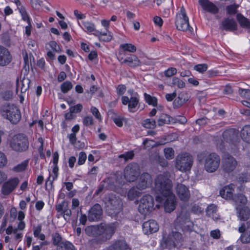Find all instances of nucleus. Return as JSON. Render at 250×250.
Listing matches in <instances>:
<instances>
[{"instance_id":"nucleus-1","label":"nucleus","mask_w":250,"mask_h":250,"mask_svg":"<svg viewBox=\"0 0 250 250\" xmlns=\"http://www.w3.org/2000/svg\"><path fill=\"white\" fill-rule=\"evenodd\" d=\"M171 181L162 175H159L155 180V190L158 194L156 201L160 204L163 203L165 210L171 212L175 208L176 197L171 191Z\"/></svg>"},{"instance_id":"nucleus-2","label":"nucleus","mask_w":250,"mask_h":250,"mask_svg":"<svg viewBox=\"0 0 250 250\" xmlns=\"http://www.w3.org/2000/svg\"><path fill=\"white\" fill-rule=\"evenodd\" d=\"M190 223L189 220H174L173 225L175 230L172 229L167 237L163 236L161 241V247L163 250H178V247L182 245L183 239L182 234L177 230L189 228L190 225L186 226L183 225V223Z\"/></svg>"},{"instance_id":"nucleus-3","label":"nucleus","mask_w":250,"mask_h":250,"mask_svg":"<svg viewBox=\"0 0 250 250\" xmlns=\"http://www.w3.org/2000/svg\"><path fill=\"white\" fill-rule=\"evenodd\" d=\"M119 225L117 221L108 224L101 223L99 225L87 226L85 231L89 236H100V241L105 242L111 238Z\"/></svg>"},{"instance_id":"nucleus-4","label":"nucleus","mask_w":250,"mask_h":250,"mask_svg":"<svg viewBox=\"0 0 250 250\" xmlns=\"http://www.w3.org/2000/svg\"><path fill=\"white\" fill-rule=\"evenodd\" d=\"M198 160L203 163L205 169L208 172H213L219 167L220 163V156L215 153L203 152L197 155Z\"/></svg>"},{"instance_id":"nucleus-5","label":"nucleus","mask_w":250,"mask_h":250,"mask_svg":"<svg viewBox=\"0 0 250 250\" xmlns=\"http://www.w3.org/2000/svg\"><path fill=\"white\" fill-rule=\"evenodd\" d=\"M104 202L106 205V212L108 215L111 218L117 217L123 206L121 198L115 194L110 193L105 196Z\"/></svg>"},{"instance_id":"nucleus-6","label":"nucleus","mask_w":250,"mask_h":250,"mask_svg":"<svg viewBox=\"0 0 250 250\" xmlns=\"http://www.w3.org/2000/svg\"><path fill=\"white\" fill-rule=\"evenodd\" d=\"M11 149L18 152L26 151L29 147V142L27 137L23 134L14 135L9 142Z\"/></svg>"},{"instance_id":"nucleus-7","label":"nucleus","mask_w":250,"mask_h":250,"mask_svg":"<svg viewBox=\"0 0 250 250\" xmlns=\"http://www.w3.org/2000/svg\"><path fill=\"white\" fill-rule=\"evenodd\" d=\"M2 115L12 124H17L21 119L20 109L13 104L4 105L2 108Z\"/></svg>"},{"instance_id":"nucleus-8","label":"nucleus","mask_w":250,"mask_h":250,"mask_svg":"<svg viewBox=\"0 0 250 250\" xmlns=\"http://www.w3.org/2000/svg\"><path fill=\"white\" fill-rule=\"evenodd\" d=\"M192 164V157L188 153H182L177 156L176 158L175 167L181 171L190 170Z\"/></svg>"},{"instance_id":"nucleus-9","label":"nucleus","mask_w":250,"mask_h":250,"mask_svg":"<svg viewBox=\"0 0 250 250\" xmlns=\"http://www.w3.org/2000/svg\"><path fill=\"white\" fill-rule=\"evenodd\" d=\"M153 207L154 199L153 197L149 194H146L140 199L138 211L145 217L147 213L152 210Z\"/></svg>"},{"instance_id":"nucleus-10","label":"nucleus","mask_w":250,"mask_h":250,"mask_svg":"<svg viewBox=\"0 0 250 250\" xmlns=\"http://www.w3.org/2000/svg\"><path fill=\"white\" fill-rule=\"evenodd\" d=\"M140 168L136 163H130L127 165L124 170V177L128 182L135 181L140 174Z\"/></svg>"},{"instance_id":"nucleus-11","label":"nucleus","mask_w":250,"mask_h":250,"mask_svg":"<svg viewBox=\"0 0 250 250\" xmlns=\"http://www.w3.org/2000/svg\"><path fill=\"white\" fill-rule=\"evenodd\" d=\"M243 220L244 222L238 229L239 231L242 233L240 239L243 243H248L250 242V220Z\"/></svg>"},{"instance_id":"nucleus-12","label":"nucleus","mask_w":250,"mask_h":250,"mask_svg":"<svg viewBox=\"0 0 250 250\" xmlns=\"http://www.w3.org/2000/svg\"><path fill=\"white\" fill-rule=\"evenodd\" d=\"M20 180L17 177L10 179L4 182L1 187L2 194L4 195L10 194L16 188Z\"/></svg>"},{"instance_id":"nucleus-13","label":"nucleus","mask_w":250,"mask_h":250,"mask_svg":"<svg viewBox=\"0 0 250 250\" xmlns=\"http://www.w3.org/2000/svg\"><path fill=\"white\" fill-rule=\"evenodd\" d=\"M121 101L123 104L128 105V109L130 112H134L135 109L139 105V97L129 98L123 96L121 98Z\"/></svg>"},{"instance_id":"nucleus-14","label":"nucleus","mask_w":250,"mask_h":250,"mask_svg":"<svg viewBox=\"0 0 250 250\" xmlns=\"http://www.w3.org/2000/svg\"><path fill=\"white\" fill-rule=\"evenodd\" d=\"M237 165V161L231 155H226L223 161V169L227 172L233 171Z\"/></svg>"},{"instance_id":"nucleus-15","label":"nucleus","mask_w":250,"mask_h":250,"mask_svg":"<svg viewBox=\"0 0 250 250\" xmlns=\"http://www.w3.org/2000/svg\"><path fill=\"white\" fill-rule=\"evenodd\" d=\"M175 25L177 29L182 31L188 30L191 31L192 28L189 26L188 18H183L181 15H176Z\"/></svg>"},{"instance_id":"nucleus-16","label":"nucleus","mask_w":250,"mask_h":250,"mask_svg":"<svg viewBox=\"0 0 250 250\" xmlns=\"http://www.w3.org/2000/svg\"><path fill=\"white\" fill-rule=\"evenodd\" d=\"M158 229L159 225L155 220H148L143 224V230L146 234L156 232Z\"/></svg>"},{"instance_id":"nucleus-17","label":"nucleus","mask_w":250,"mask_h":250,"mask_svg":"<svg viewBox=\"0 0 250 250\" xmlns=\"http://www.w3.org/2000/svg\"><path fill=\"white\" fill-rule=\"evenodd\" d=\"M12 59L8 50L5 47L0 45V66L8 65L11 62Z\"/></svg>"},{"instance_id":"nucleus-18","label":"nucleus","mask_w":250,"mask_h":250,"mask_svg":"<svg viewBox=\"0 0 250 250\" xmlns=\"http://www.w3.org/2000/svg\"><path fill=\"white\" fill-rule=\"evenodd\" d=\"M224 140L228 143L235 144L238 139V133L234 128H230L224 131L223 133Z\"/></svg>"},{"instance_id":"nucleus-19","label":"nucleus","mask_w":250,"mask_h":250,"mask_svg":"<svg viewBox=\"0 0 250 250\" xmlns=\"http://www.w3.org/2000/svg\"><path fill=\"white\" fill-rule=\"evenodd\" d=\"M199 3L204 10L212 14H216L219 12V8L213 2L209 0H199Z\"/></svg>"},{"instance_id":"nucleus-20","label":"nucleus","mask_w":250,"mask_h":250,"mask_svg":"<svg viewBox=\"0 0 250 250\" xmlns=\"http://www.w3.org/2000/svg\"><path fill=\"white\" fill-rule=\"evenodd\" d=\"M176 193L179 198L184 201L188 200L190 197L189 190L188 187L182 184H178L176 188Z\"/></svg>"},{"instance_id":"nucleus-21","label":"nucleus","mask_w":250,"mask_h":250,"mask_svg":"<svg viewBox=\"0 0 250 250\" xmlns=\"http://www.w3.org/2000/svg\"><path fill=\"white\" fill-rule=\"evenodd\" d=\"M103 215V208L98 203L94 204L88 211V219H101Z\"/></svg>"},{"instance_id":"nucleus-22","label":"nucleus","mask_w":250,"mask_h":250,"mask_svg":"<svg viewBox=\"0 0 250 250\" xmlns=\"http://www.w3.org/2000/svg\"><path fill=\"white\" fill-rule=\"evenodd\" d=\"M151 183L152 179L150 175L148 173H144L140 177L138 187L140 190L143 189L150 186Z\"/></svg>"},{"instance_id":"nucleus-23","label":"nucleus","mask_w":250,"mask_h":250,"mask_svg":"<svg viewBox=\"0 0 250 250\" xmlns=\"http://www.w3.org/2000/svg\"><path fill=\"white\" fill-rule=\"evenodd\" d=\"M237 23L234 20L226 18L222 21L220 29L222 30L233 31L237 30Z\"/></svg>"},{"instance_id":"nucleus-24","label":"nucleus","mask_w":250,"mask_h":250,"mask_svg":"<svg viewBox=\"0 0 250 250\" xmlns=\"http://www.w3.org/2000/svg\"><path fill=\"white\" fill-rule=\"evenodd\" d=\"M234 185L230 184L228 186H225L220 190V196L226 199H232L233 195V191H234Z\"/></svg>"},{"instance_id":"nucleus-25","label":"nucleus","mask_w":250,"mask_h":250,"mask_svg":"<svg viewBox=\"0 0 250 250\" xmlns=\"http://www.w3.org/2000/svg\"><path fill=\"white\" fill-rule=\"evenodd\" d=\"M121 64L126 63L128 66L131 67H135L140 65L141 62L138 58L134 55H131L127 57L121 62Z\"/></svg>"},{"instance_id":"nucleus-26","label":"nucleus","mask_w":250,"mask_h":250,"mask_svg":"<svg viewBox=\"0 0 250 250\" xmlns=\"http://www.w3.org/2000/svg\"><path fill=\"white\" fill-rule=\"evenodd\" d=\"M128 246L125 241L119 240L106 249V250H126Z\"/></svg>"},{"instance_id":"nucleus-27","label":"nucleus","mask_w":250,"mask_h":250,"mask_svg":"<svg viewBox=\"0 0 250 250\" xmlns=\"http://www.w3.org/2000/svg\"><path fill=\"white\" fill-rule=\"evenodd\" d=\"M237 216L240 219H249L250 209L247 207H238L236 208Z\"/></svg>"},{"instance_id":"nucleus-28","label":"nucleus","mask_w":250,"mask_h":250,"mask_svg":"<svg viewBox=\"0 0 250 250\" xmlns=\"http://www.w3.org/2000/svg\"><path fill=\"white\" fill-rule=\"evenodd\" d=\"M185 93H180L178 97L176 98L173 103V107L174 108H178L181 107L184 103L187 102L188 99V97H184Z\"/></svg>"},{"instance_id":"nucleus-29","label":"nucleus","mask_w":250,"mask_h":250,"mask_svg":"<svg viewBox=\"0 0 250 250\" xmlns=\"http://www.w3.org/2000/svg\"><path fill=\"white\" fill-rule=\"evenodd\" d=\"M217 206L214 204L208 206L206 213L208 217L212 219H219V215L217 214Z\"/></svg>"},{"instance_id":"nucleus-30","label":"nucleus","mask_w":250,"mask_h":250,"mask_svg":"<svg viewBox=\"0 0 250 250\" xmlns=\"http://www.w3.org/2000/svg\"><path fill=\"white\" fill-rule=\"evenodd\" d=\"M240 135L244 141L250 144V125H245L241 131Z\"/></svg>"},{"instance_id":"nucleus-31","label":"nucleus","mask_w":250,"mask_h":250,"mask_svg":"<svg viewBox=\"0 0 250 250\" xmlns=\"http://www.w3.org/2000/svg\"><path fill=\"white\" fill-rule=\"evenodd\" d=\"M236 18L241 26L243 28L250 29V22L248 19L240 13L237 14Z\"/></svg>"},{"instance_id":"nucleus-32","label":"nucleus","mask_w":250,"mask_h":250,"mask_svg":"<svg viewBox=\"0 0 250 250\" xmlns=\"http://www.w3.org/2000/svg\"><path fill=\"white\" fill-rule=\"evenodd\" d=\"M138 187H132L128 191L127 197L129 200L132 201L141 194Z\"/></svg>"},{"instance_id":"nucleus-33","label":"nucleus","mask_w":250,"mask_h":250,"mask_svg":"<svg viewBox=\"0 0 250 250\" xmlns=\"http://www.w3.org/2000/svg\"><path fill=\"white\" fill-rule=\"evenodd\" d=\"M77 250L73 244L69 241L62 242L57 247V250Z\"/></svg>"},{"instance_id":"nucleus-34","label":"nucleus","mask_w":250,"mask_h":250,"mask_svg":"<svg viewBox=\"0 0 250 250\" xmlns=\"http://www.w3.org/2000/svg\"><path fill=\"white\" fill-rule=\"evenodd\" d=\"M171 117L166 114H162L157 120L158 125L159 126H163L165 124H168L170 122Z\"/></svg>"},{"instance_id":"nucleus-35","label":"nucleus","mask_w":250,"mask_h":250,"mask_svg":"<svg viewBox=\"0 0 250 250\" xmlns=\"http://www.w3.org/2000/svg\"><path fill=\"white\" fill-rule=\"evenodd\" d=\"M232 199L237 204L245 205L247 202L246 197L242 194L235 195Z\"/></svg>"},{"instance_id":"nucleus-36","label":"nucleus","mask_w":250,"mask_h":250,"mask_svg":"<svg viewBox=\"0 0 250 250\" xmlns=\"http://www.w3.org/2000/svg\"><path fill=\"white\" fill-rule=\"evenodd\" d=\"M60 88L62 93H66L73 88V84L71 82L66 81L61 84Z\"/></svg>"},{"instance_id":"nucleus-37","label":"nucleus","mask_w":250,"mask_h":250,"mask_svg":"<svg viewBox=\"0 0 250 250\" xmlns=\"http://www.w3.org/2000/svg\"><path fill=\"white\" fill-rule=\"evenodd\" d=\"M58 170L59 168L58 166H54L53 169V172L54 174V176L53 177L52 180H50V174H49V177L47 179V180L45 182V189L46 190L47 189V183L49 182V184L50 185L51 188L53 186V182L54 180L56 179L58 176Z\"/></svg>"},{"instance_id":"nucleus-38","label":"nucleus","mask_w":250,"mask_h":250,"mask_svg":"<svg viewBox=\"0 0 250 250\" xmlns=\"http://www.w3.org/2000/svg\"><path fill=\"white\" fill-rule=\"evenodd\" d=\"M144 98L145 101L149 105L154 106H157V99L155 97H152L146 93H144Z\"/></svg>"},{"instance_id":"nucleus-39","label":"nucleus","mask_w":250,"mask_h":250,"mask_svg":"<svg viewBox=\"0 0 250 250\" xmlns=\"http://www.w3.org/2000/svg\"><path fill=\"white\" fill-rule=\"evenodd\" d=\"M143 125L146 128L153 129L156 126V122L153 119H146L143 121Z\"/></svg>"},{"instance_id":"nucleus-40","label":"nucleus","mask_w":250,"mask_h":250,"mask_svg":"<svg viewBox=\"0 0 250 250\" xmlns=\"http://www.w3.org/2000/svg\"><path fill=\"white\" fill-rule=\"evenodd\" d=\"M28 164V160H25L21 162V164L14 167L13 168V170L17 172L22 171L26 168Z\"/></svg>"},{"instance_id":"nucleus-41","label":"nucleus","mask_w":250,"mask_h":250,"mask_svg":"<svg viewBox=\"0 0 250 250\" xmlns=\"http://www.w3.org/2000/svg\"><path fill=\"white\" fill-rule=\"evenodd\" d=\"M82 24L83 26V29L87 32H92L95 30V25L93 23L86 21H83Z\"/></svg>"},{"instance_id":"nucleus-42","label":"nucleus","mask_w":250,"mask_h":250,"mask_svg":"<svg viewBox=\"0 0 250 250\" xmlns=\"http://www.w3.org/2000/svg\"><path fill=\"white\" fill-rule=\"evenodd\" d=\"M171 86H177L178 88H182L185 86V83L183 81L181 80L178 78L174 77L172 80Z\"/></svg>"},{"instance_id":"nucleus-43","label":"nucleus","mask_w":250,"mask_h":250,"mask_svg":"<svg viewBox=\"0 0 250 250\" xmlns=\"http://www.w3.org/2000/svg\"><path fill=\"white\" fill-rule=\"evenodd\" d=\"M120 47L125 51L129 52H135L136 51V47L135 45L131 43H125L121 44Z\"/></svg>"},{"instance_id":"nucleus-44","label":"nucleus","mask_w":250,"mask_h":250,"mask_svg":"<svg viewBox=\"0 0 250 250\" xmlns=\"http://www.w3.org/2000/svg\"><path fill=\"white\" fill-rule=\"evenodd\" d=\"M53 244L54 246H57V247H59V246L62 242H61L62 240V236L58 233H55L52 234V235Z\"/></svg>"},{"instance_id":"nucleus-45","label":"nucleus","mask_w":250,"mask_h":250,"mask_svg":"<svg viewBox=\"0 0 250 250\" xmlns=\"http://www.w3.org/2000/svg\"><path fill=\"white\" fill-rule=\"evenodd\" d=\"M165 156L167 159H172L174 156V151L171 147H167L164 149Z\"/></svg>"},{"instance_id":"nucleus-46","label":"nucleus","mask_w":250,"mask_h":250,"mask_svg":"<svg viewBox=\"0 0 250 250\" xmlns=\"http://www.w3.org/2000/svg\"><path fill=\"white\" fill-rule=\"evenodd\" d=\"M208 69V65L205 63L199 64L194 66V69L200 73L205 72Z\"/></svg>"},{"instance_id":"nucleus-47","label":"nucleus","mask_w":250,"mask_h":250,"mask_svg":"<svg viewBox=\"0 0 250 250\" xmlns=\"http://www.w3.org/2000/svg\"><path fill=\"white\" fill-rule=\"evenodd\" d=\"M20 12L21 14L22 19L24 21H26L28 24H30V18L24 8H21L20 10Z\"/></svg>"},{"instance_id":"nucleus-48","label":"nucleus","mask_w":250,"mask_h":250,"mask_svg":"<svg viewBox=\"0 0 250 250\" xmlns=\"http://www.w3.org/2000/svg\"><path fill=\"white\" fill-rule=\"evenodd\" d=\"M30 83V80L29 79H24L21 81L22 86L21 87V92H25L29 87V84Z\"/></svg>"},{"instance_id":"nucleus-49","label":"nucleus","mask_w":250,"mask_h":250,"mask_svg":"<svg viewBox=\"0 0 250 250\" xmlns=\"http://www.w3.org/2000/svg\"><path fill=\"white\" fill-rule=\"evenodd\" d=\"M83 109V105L80 104H77L74 106H71L69 108V110L71 113H80Z\"/></svg>"},{"instance_id":"nucleus-50","label":"nucleus","mask_w":250,"mask_h":250,"mask_svg":"<svg viewBox=\"0 0 250 250\" xmlns=\"http://www.w3.org/2000/svg\"><path fill=\"white\" fill-rule=\"evenodd\" d=\"M108 180V179H105L101 182L100 185L98 188V189L94 193L95 195H98L101 192H102L104 189L105 188L104 183L105 182H107Z\"/></svg>"},{"instance_id":"nucleus-51","label":"nucleus","mask_w":250,"mask_h":250,"mask_svg":"<svg viewBox=\"0 0 250 250\" xmlns=\"http://www.w3.org/2000/svg\"><path fill=\"white\" fill-rule=\"evenodd\" d=\"M112 36L110 34H107L106 33H102L100 37L99 40L103 42H108L112 40Z\"/></svg>"},{"instance_id":"nucleus-52","label":"nucleus","mask_w":250,"mask_h":250,"mask_svg":"<svg viewBox=\"0 0 250 250\" xmlns=\"http://www.w3.org/2000/svg\"><path fill=\"white\" fill-rule=\"evenodd\" d=\"M7 162L6 155L1 151H0V168L3 167L6 165Z\"/></svg>"},{"instance_id":"nucleus-53","label":"nucleus","mask_w":250,"mask_h":250,"mask_svg":"<svg viewBox=\"0 0 250 250\" xmlns=\"http://www.w3.org/2000/svg\"><path fill=\"white\" fill-rule=\"evenodd\" d=\"M86 159V155L84 152H81L79 154L78 165H83Z\"/></svg>"},{"instance_id":"nucleus-54","label":"nucleus","mask_w":250,"mask_h":250,"mask_svg":"<svg viewBox=\"0 0 250 250\" xmlns=\"http://www.w3.org/2000/svg\"><path fill=\"white\" fill-rule=\"evenodd\" d=\"M227 13L229 15H234L237 12V6L235 5H229L227 6Z\"/></svg>"},{"instance_id":"nucleus-55","label":"nucleus","mask_w":250,"mask_h":250,"mask_svg":"<svg viewBox=\"0 0 250 250\" xmlns=\"http://www.w3.org/2000/svg\"><path fill=\"white\" fill-rule=\"evenodd\" d=\"M177 73V69L174 67H170L164 72L165 75L167 77H170Z\"/></svg>"},{"instance_id":"nucleus-56","label":"nucleus","mask_w":250,"mask_h":250,"mask_svg":"<svg viewBox=\"0 0 250 250\" xmlns=\"http://www.w3.org/2000/svg\"><path fill=\"white\" fill-rule=\"evenodd\" d=\"M238 93L242 97L245 98H248L250 97V90L240 88L238 90Z\"/></svg>"},{"instance_id":"nucleus-57","label":"nucleus","mask_w":250,"mask_h":250,"mask_svg":"<svg viewBox=\"0 0 250 250\" xmlns=\"http://www.w3.org/2000/svg\"><path fill=\"white\" fill-rule=\"evenodd\" d=\"M151 142H154L153 140H149L147 138L145 139L143 143L144 145L143 149H146L147 148L153 147L155 146L156 145L151 144Z\"/></svg>"},{"instance_id":"nucleus-58","label":"nucleus","mask_w":250,"mask_h":250,"mask_svg":"<svg viewBox=\"0 0 250 250\" xmlns=\"http://www.w3.org/2000/svg\"><path fill=\"white\" fill-rule=\"evenodd\" d=\"M2 98L5 101H9L12 98L13 92L11 90H6L2 94Z\"/></svg>"},{"instance_id":"nucleus-59","label":"nucleus","mask_w":250,"mask_h":250,"mask_svg":"<svg viewBox=\"0 0 250 250\" xmlns=\"http://www.w3.org/2000/svg\"><path fill=\"white\" fill-rule=\"evenodd\" d=\"M134 156V154L133 151H131L126 152L125 154H122L120 156V158H123L125 160V161H127L128 160L132 159Z\"/></svg>"},{"instance_id":"nucleus-60","label":"nucleus","mask_w":250,"mask_h":250,"mask_svg":"<svg viewBox=\"0 0 250 250\" xmlns=\"http://www.w3.org/2000/svg\"><path fill=\"white\" fill-rule=\"evenodd\" d=\"M126 86L124 84H119L117 87V93L118 95H123L126 91Z\"/></svg>"},{"instance_id":"nucleus-61","label":"nucleus","mask_w":250,"mask_h":250,"mask_svg":"<svg viewBox=\"0 0 250 250\" xmlns=\"http://www.w3.org/2000/svg\"><path fill=\"white\" fill-rule=\"evenodd\" d=\"M83 124L85 126L92 125L93 124V119L92 116H86L83 120Z\"/></svg>"},{"instance_id":"nucleus-62","label":"nucleus","mask_w":250,"mask_h":250,"mask_svg":"<svg viewBox=\"0 0 250 250\" xmlns=\"http://www.w3.org/2000/svg\"><path fill=\"white\" fill-rule=\"evenodd\" d=\"M91 112L92 114L96 118L101 120V116L98 109L95 107H92L91 108Z\"/></svg>"},{"instance_id":"nucleus-63","label":"nucleus","mask_w":250,"mask_h":250,"mask_svg":"<svg viewBox=\"0 0 250 250\" xmlns=\"http://www.w3.org/2000/svg\"><path fill=\"white\" fill-rule=\"evenodd\" d=\"M210 236L214 239H218L220 238V231L219 229H215L210 231Z\"/></svg>"},{"instance_id":"nucleus-64","label":"nucleus","mask_w":250,"mask_h":250,"mask_svg":"<svg viewBox=\"0 0 250 250\" xmlns=\"http://www.w3.org/2000/svg\"><path fill=\"white\" fill-rule=\"evenodd\" d=\"M208 119L207 117H203L198 119L196 121V123L201 126H204L207 124Z\"/></svg>"}]
</instances>
